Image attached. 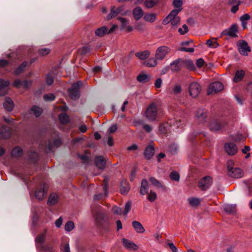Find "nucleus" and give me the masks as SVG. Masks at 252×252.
I'll return each instance as SVG.
<instances>
[{
  "label": "nucleus",
  "mask_w": 252,
  "mask_h": 252,
  "mask_svg": "<svg viewBox=\"0 0 252 252\" xmlns=\"http://www.w3.org/2000/svg\"><path fill=\"white\" fill-rule=\"evenodd\" d=\"M3 107L8 111L12 110L14 107V103L10 98H5L4 102L3 103Z\"/></svg>",
  "instance_id": "nucleus-26"
},
{
  "label": "nucleus",
  "mask_w": 252,
  "mask_h": 252,
  "mask_svg": "<svg viewBox=\"0 0 252 252\" xmlns=\"http://www.w3.org/2000/svg\"><path fill=\"white\" fill-rule=\"evenodd\" d=\"M212 184V178L210 176H206L199 181L198 187L202 190H206Z\"/></svg>",
  "instance_id": "nucleus-10"
},
{
  "label": "nucleus",
  "mask_w": 252,
  "mask_h": 252,
  "mask_svg": "<svg viewBox=\"0 0 252 252\" xmlns=\"http://www.w3.org/2000/svg\"><path fill=\"white\" fill-rule=\"evenodd\" d=\"M121 10V7H119L116 9H115L114 8H112L110 13L107 16V20H109L115 17L119 13H120Z\"/></svg>",
  "instance_id": "nucleus-37"
},
{
  "label": "nucleus",
  "mask_w": 252,
  "mask_h": 252,
  "mask_svg": "<svg viewBox=\"0 0 252 252\" xmlns=\"http://www.w3.org/2000/svg\"><path fill=\"white\" fill-rule=\"evenodd\" d=\"M11 63V60L9 59V61H6L5 60H0V67H3L7 66L8 64Z\"/></svg>",
  "instance_id": "nucleus-60"
},
{
  "label": "nucleus",
  "mask_w": 252,
  "mask_h": 252,
  "mask_svg": "<svg viewBox=\"0 0 252 252\" xmlns=\"http://www.w3.org/2000/svg\"><path fill=\"white\" fill-rule=\"evenodd\" d=\"M145 116L146 119L150 122H154L159 117L157 105L155 103H152L147 107L145 111Z\"/></svg>",
  "instance_id": "nucleus-4"
},
{
  "label": "nucleus",
  "mask_w": 252,
  "mask_h": 252,
  "mask_svg": "<svg viewBox=\"0 0 252 252\" xmlns=\"http://www.w3.org/2000/svg\"><path fill=\"white\" fill-rule=\"evenodd\" d=\"M63 252H70L69 245L68 243H66L62 248Z\"/></svg>",
  "instance_id": "nucleus-64"
},
{
  "label": "nucleus",
  "mask_w": 252,
  "mask_h": 252,
  "mask_svg": "<svg viewBox=\"0 0 252 252\" xmlns=\"http://www.w3.org/2000/svg\"><path fill=\"white\" fill-rule=\"evenodd\" d=\"M94 224L95 226L99 229H106L109 225L108 219L105 213L101 210L94 212Z\"/></svg>",
  "instance_id": "nucleus-1"
},
{
  "label": "nucleus",
  "mask_w": 252,
  "mask_h": 252,
  "mask_svg": "<svg viewBox=\"0 0 252 252\" xmlns=\"http://www.w3.org/2000/svg\"><path fill=\"white\" fill-rule=\"evenodd\" d=\"M236 206L234 204H226L224 206V211L229 214L235 213Z\"/></svg>",
  "instance_id": "nucleus-38"
},
{
  "label": "nucleus",
  "mask_w": 252,
  "mask_h": 252,
  "mask_svg": "<svg viewBox=\"0 0 252 252\" xmlns=\"http://www.w3.org/2000/svg\"><path fill=\"white\" fill-rule=\"evenodd\" d=\"M10 82L0 78V96L4 95L8 92Z\"/></svg>",
  "instance_id": "nucleus-16"
},
{
  "label": "nucleus",
  "mask_w": 252,
  "mask_h": 252,
  "mask_svg": "<svg viewBox=\"0 0 252 252\" xmlns=\"http://www.w3.org/2000/svg\"><path fill=\"white\" fill-rule=\"evenodd\" d=\"M183 63L184 67H186L190 70H194L195 69V67L193 62L190 60H183Z\"/></svg>",
  "instance_id": "nucleus-36"
},
{
  "label": "nucleus",
  "mask_w": 252,
  "mask_h": 252,
  "mask_svg": "<svg viewBox=\"0 0 252 252\" xmlns=\"http://www.w3.org/2000/svg\"><path fill=\"white\" fill-rule=\"evenodd\" d=\"M23 154L22 149L19 147L14 148L12 151L11 155L14 158H17L21 156Z\"/></svg>",
  "instance_id": "nucleus-35"
},
{
  "label": "nucleus",
  "mask_w": 252,
  "mask_h": 252,
  "mask_svg": "<svg viewBox=\"0 0 252 252\" xmlns=\"http://www.w3.org/2000/svg\"><path fill=\"white\" fill-rule=\"evenodd\" d=\"M223 89V85L221 82H215L210 85L208 94H211L213 93H216L222 90Z\"/></svg>",
  "instance_id": "nucleus-11"
},
{
  "label": "nucleus",
  "mask_w": 252,
  "mask_h": 252,
  "mask_svg": "<svg viewBox=\"0 0 252 252\" xmlns=\"http://www.w3.org/2000/svg\"><path fill=\"white\" fill-rule=\"evenodd\" d=\"M90 154L85 153L84 154L79 155V157L84 163H87L90 160Z\"/></svg>",
  "instance_id": "nucleus-48"
},
{
  "label": "nucleus",
  "mask_w": 252,
  "mask_h": 252,
  "mask_svg": "<svg viewBox=\"0 0 252 252\" xmlns=\"http://www.w3.org/2000/svg\"><path fill=\"white\" fill-rule=\"evenodd\" d=\"M170 49L166 46L158 47L155 54V57L158 60H162L170 52Z\"/></svg>",
  "instance_id": "nucleus-8"
},
{
  "label": "nucleus",
  "mask_w": 252,
  "mask_h": 252,
  "mask_svg": "<svg viewBox=\"0 0 252 252\" xmlns=\"http://www.w3.org/2000/svg\"><path fill=\"white\" fill-rule=\"evenodd\" d=\"M81 81H78L72 85L71 87L68 89V93L72 99L76 100L80 96V87L82 86Z\"/></svg>",
  "instance_id": "nucleus-6"
},
{
  "label": "nucleus",
  "mask_w": 252,
  "mask_h": 252,
  "mask_svg": "<svg viewBox=\"0 0 252 252\" xmlns=\"http://www.w3.org/2000/svg\"><path fill=\"white\" fill-rule=\"evenodd\" d=\"M130 189L129 184L126 181H122L121 185L120 191L123 194H126Z\"/></svg>",
  "instance_id": "nucleus-30"
},
{
  "label": "nucleus",
  "mask_w": 252,
  "mask_h": 252,
  "mask_svg": "<svg viewBox=\"0 0 252 252\" xmlns=\"http://www.w3.org/2000/svg\"><path fill=\"white\" fill-rule=\"evenodd\" d=\"M132 224L136 232L139 233H142L145 232V229L141 224V223H140L139 221H133L132 223Z\"/></svg>",
  "instance_id": "nucleus-28"
},
{
  "label": "nucleus",
  "mask_w": 252,
  "mask_h": 252,
  "mask_svg": "<svg viewBox=\"0 0 252 252\" xmlns=\"http://www.w3.org/2000/svg\"><path fill=\"white\" fill-rule=\"evenodd\" d=\"M54 82V76L52 73H49L46 76V83L48 85H51Z\"/></svg>",
  "instance_id": "nucleus-51"
},
{
  "label": "nucleus",
  "mask_w": 252,
  "mask_h": 252,
  "mask_svg": "<svg viewBox=\"0 0 252 252\" xmlns=\"http://www.w3.org/2000/svg\"><path fill=\"white\" fill-rule=\"evenodd\" d=\"M157 198V195L156 192L151 190L148 195L147 198L151 202L154 201Z\"/></svg>",
  "instance_id": "nucleus-49"
},
{
  "label": "nucleus",
  "mask_w": 252,
  "mask_h": 252,
  "mask_svg": "<svg viewBox=\"0 0 252 252\" xmlns=\"http://www.w3.org/2000/svg\"><path fill=\"white\" fill-rule=\"evenodd\" d=\"M131 207V203L130 201H127L125 205V211L123 212V214L126 216L129 212Z\"/></svg>",
  "instance_id": "nucleus-52"
},
{
  "label": "nucleus",
  "mask_w": 252,
  "mask_h": 252,
  "mask_svg": "<svg viewBox=\"0 0 252 252\" xmlns=\"http://www.w3.org/2000/svg\"><path fill=\"white\" fill-rule=\"evenodd\" d=\"M28 63L27 62H24L18 68H17L14 70V74L16 75H18L22 72H23L25 69V67L27 66Z\"/></svg>",
  "instance_id": "nucleus-43"
},
{
  "label": "nucleus",
  "mask_w": 252,
  "mask_h": 252,
  "mask_svg": "<svg viewBox=\"0 0 252 252\" xmlns=\"http://www.w3.org/2000/svg\"><path fill=\"white\" fill-rule=\"evenodd\" d=\"M11 131L8 127L2 126L0 128V138L6 139L10 137Z\"/></svg>",
  "instance_id": "nucleus-22"
},
{
  "label": "nucleus",
  "mask_w": 252,
  "mask_h": 252,
  "mask_svg": "<svg viewBox=\"0 0 252 252\" xmlns=\"http://www.w3.org/2000/svg\"><path fill=\"white\" fill-rule=\"evenodd\" d=\"M150 55V52L148 50L143 52H138L135 54V56L141 60H145L148 58Z\"/></svg>",
  "instance_id": "nucleus-34"
},
{
  "label": "nucleus",
  "mask_w": 252,
  "mask_h": 252,
  "mask_svg": "<svg viewBox=\"0 0 252 252\" xmlns=\"http://www.w3.org/2000/svg\"><path fill=\"white\" fill-rule=\"evenodd\" d=\"M47 192L45 185L41 186L35 191V197L39 200L43 199Z\"/></svg>",
  "instance_id": "nucleus-19"
},
{
  "label": "nucleus",
  "mask_w": 252,
  "mask_h": 252,
  "mask_svg": "<svg viewBox=\"0 0 252 252\" xmlns=\"http://www.w3.org/2000/svg\"><path fill=\"white\" fill-rule=\"evenodd\" d=\"M204 61L203 59L200 58L196 60V65L198 68H200L202 67L203 64H204Z\"/></svg>",
  "instance_id": "nucleus-62"
},
{
  "label": "nucleus",
  "mask_w": 252,
  "mask_h": 252,
  "mask_svg": "<svg viewBox=\"0 0 252 252\" xmlns=\"http://www.w3.org/2000/svg\"><path fill=\"white\" fill-rule=\"evenodd\" d=\"M118 20L120 21L122 24L121 30H123L126 28L127 25V22L124 18H119Z\"/></svg>",
  "instance_id": "nucleus-61"
},
{
  "label": "nucleus",
  "mask_w": 252,
  "mask_h": 252,
  "mask_svg": "<svg viewBox=\"0 0 252 252\" xmlns=\"http://www.w3.org/2000/svg\"><path fill=\"white\" fill-rule=\"evenodd\" d=\"M196 118L197 121L200 123H203L206 122V119L207 116V112L204 109H199L196 111Z\"/></svg>",
  "instance_id": "nucleus-14"
},
{
  "label": "nucleus",
  "mask_w": 252,
  "mask_h": 252,
  "mask_svg": "<svg viewBox=\"0 0 252 252\" xmlns=\"http://www.w3.org/2000/svg\"><path fill=\"white\" fill-rule=\"evenodd\" d=\"M245 75V72L243 70L236 71L233 79V81L235 83H238L242 81Z\"/></svg>",
  "instance_id": "nucleus-23"
},
{
  "label": "nucleus",
  "mask_w": 252,
  "mask_h": 252,
  "mask_svg": "<svg viewBox=\"0 0 252 252\" xmlns=\"http://www.w3.org/2000/svg\"><path fill=\"white\" fill-rule=\"evenodd\" d=\"M226 152L230 156L234 155L237 152V147L233 143H227L224 145Z\"/></svg>",
  "instance_id": "nucleus-17"
},
{
  "label": "nucleus",
  "mask_w": 252,
  "mask_h": 252,
  "mask_svg": "<svg viewBox=\"0 0 252 252\" xmlns=\"http://www.w3.org/2000/svg\"><path fill=\"white\" fill-rule=\"evenodd\" d=\"M237 47L239 52L243 56H248L251 51V47L244 40H240L237 43Z\"/></svg>",
  "instance_id": "nucleus-7"
},
{
  "label": "nucleus",
  "mask_w": 252,
  "mask_h": 252,
  "mask_svg": "<svg viewBox=\"0 0 252 252\" xmlns=\"http://www.w3.org/2000/svg\"><path fill=\"white\" fill-rule=\"evenodd\" d=\"M188 27L186 25H184L182 28H180L178 29L179 32L183 35L188 32Z\"/></svg>",
  "instance_id": "nucleus-56"
},
{
  "label": "nucleus",
  "mask_w": 252,
  "mask_h": 252,
  "mask_svg": "<svg viewBox=\"0 0 252 252\" xmlns=\"http://www.w3.org/2000/svg\"><path fill=\"white\" fill-rule=\"evenodd\" d=\"M181 9H176L172 10L162 21L163 25H167L170 23L173 27L176 28L180 22V18L177 16Z\"/></svg>",
  "instance_id": "nucleus-2"
},
{
  "label": "nucleus",
  "mask_w": 252,
  "mask_h": 252,
  "mask_svg": "<svg viewBox=\"0 0 252 252\" xmlns=\"http://www.w3.org/2000/svg\"><path fill=\"white\" fill-rule=\"evenodd\" d=\"M181 86L180 85L176 84L173 90V93L175 94H178L181 92Z\"/></svg>",
  "instance_id": "nucleus-57"
},
{
  "label": "nucleus",
  "mask_w": 252,
  "mask_h": 252,
  "mask_svg": "<svg viewBox=\"0 0 252 252\" xmlns=\"http://www.w3.org/2000/svg\"><path fill=\"white\" fill-rule=\"evenodd\" d=\"M170 178L175 181L178 182L180 180V175L176 171H173L170 174Z\"/></svg>",
  "instance_id": "nucleus-50"
},
{
  "label": "nucleus",
  "mask_w": 252,
  "mask_h": 252,
  "mask_svg": "<svg viewBox=\"0 0 252 252\" xmlns=\"http://www.w3.org/2000/svg\"><path fill=\"white\" fill-rule=\"evenodd\" d=\"M173 4L174 6L178 9H182V6L183 5L182 0H173Z\"/></svg>",
  "instance_id": "nucleus-53"
},
{
  "label": "nucleus",
  "mask_w": 252,
  "mask_h": 252,
  "mask_svg": "<svg viewBox=\"0 0 252 252\" xmlns=\"http://www.w3.org/2000/svg\"><path fill=\"white\" fill-rule=\"evenodd\" d=\"M112 211L116 215H121L122 213L121 208L117 206L113 207L112 208Z\"/></svg>",
  "instance_id": "nucleus-59"
},
{
  "label": "nucleus",
  "mask_w": 252,
  "mask_h": 252,
  "mask_svg": "<svg viewBox=\"0 0 252 252\" xmlns=\"http://www.w3.org/2000/svg\"><path fill=\"white\" fill-rule=\"evenodd\" d=\"M46 232L47 230H45L43 233L37 236L35 238V242L37 243L43 244L44 242L46 239Z\"/></svg>",
  "instance_id": "nucleus-41"
},
{
  "label": "nucleus",
  "mask_w": 252,
  "mask_h": 252,
  "mask_svg": "<svg viewBox=\"0 0 252 252\" xmlns=\"http://www.w3.org/2000/svg\"><path fill=\"white\" fill-rule=\"evenodd\" d=\"M188 201L191 206H197L200 203V200L198 198L190 197L188 199Z\"/></svg>",
  "instance_id": "nucleus-46"
},
{
  "label": "nucleus",
  "mask_w": 252,
  "mask_h": 252,
  "mask_svg": "<svg viewBox=\"0 0 252 252\" xmlns=\"http://www.w3.org/2000/svg\"><path fill=\"white\" fill-rule=\"evenodd\" d=\"M201 91V87L199 84L196 82L191 83L189 87V92L190 95L193 97L198 96Z\"/></svg>",
  "instance_id": "nucleus-13"
},
{
  "label": "nucleus",
  "mask_w": 252,
  "mask_h": 252,
  "mask_svg": "<svg viewBox=\"0 0 252 252\" xmlns=\"http://www.w3.org/2000/svg\"><path fill=\"white\" fill-rule=\"evenodd\" d=\"M151 76L150 75L145 73H141L137 77V81L142 83L148 82L151 80Z\"/></svg>",
  "instance_id": "nucleus-29"
},
{
  "label": "nucleus",
  "mask_w": 252,
  "mask_h": 252,
  "mask_svg": "<svg viewBox=\"0 0 252 252\" xmlns=\"http://www.w3.org/2000/svg\"><path fill=\"white\" fill-rule=\"evenodd\" d=\"M157 60L156 58H152L149 59L148 60L145 61L143 63V64L148 67H153L156 66L158 64Z\"/></svg>",
  "instance_id": "nucleus-31"
},
{
  "label": "nucleus",
  "mask_w": 252,
  "mask_h": 252,
  "mask_svg": "<svg viewBox=\"0 0 252 252\" xmlns=\"http://www.w3.org/2000/svg\"><path fill=\"white\" fill-rule=\"evenodd\" d=\"M95 35L99 37L104 36L108 33V29L105 26H103L96 30L95 32Z\"/></svg>",
  "instance_id": "nucleus-32"
},
{
  "label": "nucleus",
  "mask_w": 252,
  "mask_h": 252,
  "mask_svg": "<svg viewBox=\"0 0 252 252\" xmlns=\"http://www.w3.org/2000/svg\"><path fill=\"white\" fill-rule=\"evenodd\" d=\"M149 180L153 186L159 188L164 189V187L161 184V183L160 182L158 181L156 178L154 177H151L149 179Z\"/></svg>",
  "instance_id": "nucleus-45"
},
{
  "label": "nucleus",
  "mask_w": 252,
  "mask_h": 252,
  "mask_svg": "<svg viewBox=\"0 0 252 252\" xmlns=\"http://www.w3.org/2000/svg\"><path fill=\"white\" fill-rule=\"evenodd\" d=\"M225 123L220 119H213L209 124L210 129L213 132L220 131L224 126Z\"/></svg>",
  "instance_id": "nucleus-9"
},
{
  "label": "nucleus",
  "mask_w": 252,
  "mask_h": 252,
  "mask_svg": "<svg viewBox=\"0 0 252 252\" xmlns=\"http://www.w3.org/2000/svg\"><path fill=\"white\" fill-rule=\"evenodd\" d=\"M108 179H106V178L104 179L103 188V190L104 191L105 194H104V195H103L102 194H99L95 195L94 196V199L95 200H99V199L102 198L104 196H107V195L108 194Z\"/></svg>",
  "instance_id": "nucleus-21"
},
{
  "label": "nucleus",
  "mask_w": 252,
  "mask_h": 252,
  "mask_svg": "<svg viewBox=\"0 0 252 252\" xmlns=\"http://www.w3.org/2000/svg\"><path fill=\"white\" fill-rule=\"evenodd\" d=\"M122 241L124 247L126 249L135 250L138 248V246L136 244L125 238H123Z\"/></svg>",
  "instance_id": "nucleus-24"
},
{
  "label": "nucleus",
  "mask_w": 252,
  "mask_h": 252,
  "mask_svg": "<svg viewBox=\"0 0 252 252\" xmlns=\"http://www.w3.org/2000/svg\"><path fill=\"white\" fill-rule=\"evenodd\" d=\"M238 32V27L237 25H232L230 28L226 29L221 32V36L223 35L228 36L235 37H237V33Z\"/></svg>",
  "instance_id": "nucleus-12"
},
{
  "label": "nucleus",
  "mask_w": 252,
  "mask_h": 252,
  "mask_svg": "<svg viewBox=\"0 0 252 252\" xmlns=\"http://www.w3.org/2000/svg\"><path fill=\"white\" fill-rule=\"evenodd\" d=\"M134 19L136 20L140 19L143 16V11L140 7H136L132 11Z\"/></svg>",
  "instance_id": "nucleus-25"
},
{
  "label": "nucleus",
  "mask_w": 252,
  "mask_h": 252,
  "mask_svg": "<svg viewBox=\"0 0 252 252\" xmlns=\"http://www.w3.org/2000/svg\"><path fill=\"white\" fill-rule=\"evenodd\" d=\"M59 118L61 123L63 124L68 123L69 122V118L65 113L61 114L59 116Z\"/></svg>",
  "instance_id": "nucleus-44"
},
{
  "label": "nucleus",
  "mask_w": 252,
  "mask_h": 252,
  "mask_svg": "<svg viewBox=\"0 0 252 252\" xmlns=\"http://www.w3.org/2000/svg\"><path fill=\"white\" fill-rule=\"evenodd\" d=\"M157 18V15L155 13L146 14L144 16V19L147 22L152 23L154 22Z\"/></svg>",
  "instance_id": "nucleus-39"
},
{
  "label": "nucleus",
  "mask_w": 252,
  "mask_h": 252,
  "mask_svg": "<svg viewBox=\"0 0 252 252\" xmlns=\"http://www.w3.org/2000/svg\"><path fill=\"white\" fill-rule=\"evenodd\" d=\"M31 112L37 117L42 114V109L37 106H33L32 107Z\"/></svg>",
  "instance_id": "nucleus-42"
},
{
  "label": "nucleus",
  "mask_w": 252,
  "mask_h": 252,
  "mask_svg": "<svg viewBox=\"0 0 252 252\" xmlns=\"http://www.w3.org/2000/svg\"><path fill=\"white\" fill-rule=\"evenodd\" d=\"M183 60L177 59L170 63L171 69L172 71L177 72L183 68Z\"/></svg>",
  "instance_id": "nucleus-15"
},
{
  "label": "nucleus",
  "mask_w": 252,
  "mask_h": 252,
  "mask_svg": "<svg viewBox=\"0 0 252 252\" xmlns=\"http://www.w3.org/2000/svg\"><path fill=\"white\" fill-rule=\"evenodd\" d=\"M96 166L99 169H104L106 166V161L103 157L96 156L94 159Z\"/></svg>",
  "instance_id": "nucleus-18"
},
{
  "label": "nucleus",
  "mask_w": 252,
  "mask_h": 252,
  "mask_svg": "<svg viewBox=\"0 0 252 252\" xmlns=\"http://www.w3.org/2000/svg\"><path fill=\"white\" fill-rule=\"evenodd\" d=\"M154 147L150 144L146 147L144 152V156L147 159H150L154 156Z\"/></svg>",
  "instance_id": "nucleus-20"
},
{
  "label": "nucleus",
  "mask_w": 252,
  "mask_h": 252,
  "mask_svg": "<svg viewBox=\"0 0 252 252\" xmlns=\"http://www.w3.org/2000/svg\"><path fill=\"white\" fill-rule=\"evenodd\" d=\"M43 97L45 101H48L53 100L55 96L53 94H45Z\"/></svg>",
  "instance_id": "nucleus-54"
},
{
  "label": "nucleus",
  "mask_w": 252,
  "mask_h": 252,
  "mask_svg": "<svg viewBox=\"0 0 252 252\" xmlns=\"http://www.w3.org/2000/svg\"><path fill=\"white\" fill-rule=\"evenodd\" d=\"M63 218L60 217L58 220L55 221V225L57 227L60 228L63 223Z\"/></svg>",
  "instance_id": "nucleus-63"
},
{
  "label": "nucleus",
  "mask_w": 252,
  "mask_h": 252,
  "mask_svg": "<svg viewBox=\"0 0 252 252\" xmlns=\"http://www.w3.org/2000/svg\"><path fill=\"white\" fill-rule=\"evenodd\" d=\"M182 125L180 120H177L175 119L170 120V122L160 125L159 129L161 133H166L170 130V128L173 130L177 129Z\"/></svg>",
  "instance_id": "nucleus-5"
},
{
  "label": "nucleus",
  "mask_w": 252,
  "mask_h": 252,
  "mask_svg": "<svg viewBox=\"0 0 252 252\" xmlns=\"http://www.w3.org/2000/svg\"><path fill=\"white\" fill-rule=\"evenodd\" d=\"M228 175L234 178H240L244 175V172L241 169L235 167L234 162L230 160L227 162Z\"/></svg>",
  "instance_id": "nucleus-3"
},
{
  "label": "nucleus",
  "mask_w": 252,
  "mask_h": 252,
  "mask_svg": "<svg viewBox=\"0 0 252 252\" xmlns=\"http://www.w3.org/2000/svg\"><path fill=\"white\" fill-rule=\"evenodd\" d=\"M50 52V49L47 48H42L38 50V53L42 56L48 55Z\"/></svg>",
  "instance_id": "nucleus-55"
},
{
  "label": "nucleus",
  "mask_w": 252,
  "mask_h": 252,
  "mask_svg": "<svg viewBox=\"0 0 252 252\" xmlns=\"http://www.w3.org/2000/svg\"><path fill=\"white\" fill-rule=\"evenodd\" d=\"M74 228V223L72 221H68L64 225V229L66 231L70 232Z\"/></svg>",
  "instance_id": "nucleus-47"
},
{
  "label": "nucleus",
  "mask_w": 252,
  "mask_h": 252,
  "mask_svg": "<svg viewBox=\"0 0 252 252\" xmlns=\"http://www.w3.org/2000/svg\"><path fill=\"white\" fill-rule=\"evenodd\" d=\"M149 189L148 182L146 179H143L141 182L140 192L142 195L147 193Z\"/></svg>",
  "instance_id": "nucleus-27"
},
{
  "label": "nucleus",
  "mask_w": 252,
  "mask_h": 252,
  "mask_svg": "<svg viewBox=\"0 0 252 252\" xmlns=\"http://www.w3.org/2000/svg\"><path fill=\"white\" fill-rule=\"evenodd\" d=\"M159 0H146L144 2V6L147 8H151L156 5Z\"/></svg>",
  "instance_id": "nucleus-40"
},
{
  "label": "nucleus",
  "mask_w": 252,
  "mask_h": 252,
  "mask_svg": "<svg viewBox=\"0 0 252 252\" xmlns=\"http://www.w3.org/2000/svg\"><path fill=\"white\" fill-rule=\"evenodd\" d=\"M179 50L180 51H184L188 53H192L194 52V49L193 48H187L185 47H180Z\"/></svg>",
  "instance_id": "nucleus-58"
},
{
  "label": "nucleus",
  "mask_w": 252,
  "mask_h": 252,
  "mask_svg": "<svg viewBox=\"0 0 252 252\" xmlns=\"http://www.w3.org/2000/svg\"><path fill=\"white\" fill-rule=\"evenodd\" d=\"M58 201V195L56 193H53L50 194L47 203L48 205H53L56 204Z\"/></svg>",
  "instance_id": "nucleus-33"
}]
</instances>
